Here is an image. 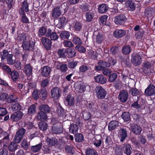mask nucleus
<instances>
[{
  "mask_svg": "<svg viewBox=\"0 0 155 155\" xmlns=\"http://www.w3.org/2000/svg\"><path fill=\"white\" fill-rule=\"evenodd\" d=\"M65 4L63 3L61 5H58L52 10V16L54 18H56L61 15L63 10L65 9Z\"/></svg>",
  "mask_w": 155,
  "mask_h": 155,
  "instance_id": "obj_1",
  "label": "nucleus"
},
{
  "mask_svg": "<svg viewBox=\"0 0 155 155\" xmlns=\"http://www.w3.org/2000/svg\"><path fill=\"white\" fill-rule=\"evenodd\" d=\"M95 91L97 98L100 99H104L107 94V91L101 86L96 87Z\"/></svg>",
  "mask_w": 155,
  "mask_h": 155,
  "instance_id": "obj_2",
  "label": "nucleus"
},
{
  "mask_svg": "<svg viewBox=\"0 0 155 155\" xmlns=\"http://www.w3.org/2000/svg\"><path fill=\"white\" fill-rule=\"evenodd\" d=\"M26 132L23 128H21L17 132L14 138V141L16 143H19L23 138Z\"/></svg>",
  "mask_w": 155,
  "mask_h": 155,
  "instance_id": "obj_3",
  "label": "nucleus"
},
{
  "mask_svg": "<svg viewBox=\"0 0 155 155\" xmlns=\"http://www.w3.org/2000/svg\"><path fill=\"white\" fill-rule=\"evenodd\" d=\"M127 20L125 15L120 14L116 16L114 19V22L117 25H122L124 24Z\"/></svg>",
  "mask_w": 155,
  "mask_h": 155,
  "instance_id": "obj_4",
  "label": "nucleus"
},
{
  "mask_svg": "<svg viewBox=\"0 0 155 155\" xmlns=\"http://www.w3.org/2000/svg\"><path fill=\"white\" fill-rule=\"evenodd\" d=\"M51 97L54 99H58L60 96L61 91L59 88L57 87H53L51 91Z\"/></svg>",
  "mask_w": 155,
  "mask_h": 155,
  "instance_id": "obj_5",
  "label": "nucleus"
},
{
  "mask_svg": "<svg viewBox=\"0 0 155 155\" xmlns=\"http://www.w3.org/2000/svg\"><path fill=\"white\" fill-rule=\"evenodd\" d=\"M141 58L140 55L137 54H133L132 55L131 61L134 66L140 65L141 62Z\"/></svg>",
  "mask_w": 155,
  "mask_h": 155,
  "instance_id": "obj_6",
  "label": "nucleus"
},
{
  "mask_svg": "<svg viewBox=\"0 0 155 155\" xmlns=\"http://www.w3.org/2000/svg\"><path fill=\"white\" fill-rule=\"evenodd\" d=\"M128 94L127 91L124 90L120 91L118 98L120 101L124 103L127 100Z\"/></svg>",
  "mask_w": 155,
  "mask_h": 155,
  "instance_id": "obj_7",
  "label": "nucleus"
},
{
  "mask_svg": "<svg viewBox=\"0 0 155 155\" xmlns=\"http://www.w3.org/2000/svg\"><path fill=\"white\" fill-rule=\"evenodd\" d=\"M146 95L151 96L155 94V86L153 84H149L144 91Z\"/></svg>",
  "mask_w": 155,
  "mask_h": 155,
  "instance_id": "obj_8",
  "label": "nucleus"
},
{
  "mask_svg": "<svg viewBox=\"0 0 155 155\" xmlns=\"http://www.w3.org/2000/svg\"><path fill=\"white\" fill-rule=\"evenodd\" d=\"M76 90L80 93L84 92L85 90L86 86L81 81H78L74 84Z\"/></svg>",
  "mask_w": 155,
  "mask_h": 155,
  "instance_id": "obj_9",
  "label": "nucleus"
},
{
  "mask_svg": "<svg viewBox=\"0 0 155 155\" xmlns=\"http://www.w3.org/2000/svg\"><path fill=\"white\" fill-rule=\"evenodd\" d=\"M35 42L33 41H29L28 40L23 42L22 47L25 50H29L34 47Z\"/></svg>",
  "mask_w": 155,
  "mask_h": 155,
  "instance_id": "obj_10",
  "label": "nucleus"
},
{
  "mask_svg": "<svg viewBox=\"0 0 155 155\" xmlns=\"http://www.w3.org/2000/svg\"><path fill=\"white\" fill-rule=\"evenodd\" d=\"M41 41L44 46L47 50H48L51 49L52 42L50 39L45 37H43Z\"/></svg>",
  "mask_w": 155,
  "mask_h": 155,
  "instance_id": "obj_11",
  "label": "nucleus"
},
{
  "mask_svg": "<svg viewBox=\"0 0 155 155\" xmlns=\"http://www.w3.org/2000/svg\"><path fill=\"white\" fill-rule=\"evenodd\" d=\"M118 137L120 142H122L127 137V131L124 128H121L119 131Z\"/></svg>",
  "mask_w": 155,
  "mask_h": 155,
  "instance_id": "obj_12",
  "label": "nucleus"
},
{
  "mask_svg": "<svg viewBox=\"0 0 155 155\" xmlns=\"http://www.w3.org/2000/svg\"><path fill=\"white\" fill-rule=\"evenodd\" d=\"M130 127L132 131L136 135L140 134L142 130L140 126L135 124H132Z\"/></svg>",
  "mask_w": 155,
  "mask_h": 155,
  "instance_id": "obj_13",
  "label": "nucleus"
},
{
  "mask_svg": "<svg viewBox=\"0 0 155 155\" xmlns=\"http://www.w3.org/2000/svg\"><path fill=\"white\" fill-rule=\"evenodd\" d=\"M23 115V114L21 112L18 111L13 113L10 119L14 121H18L22 118Z\"/></svg>",
  "mask_w": 155,
  "mask_h": 155,
  "instance_id": "obj_14",
  "label": "nucleus"
},
{
  "mask_svg": "<svg viewBox=\"0 0 155 155\" xmlns=\"http://www.w3.org/2000/svg\"><path fill=\"white\" fill-rule=\"evenodd\" d=\"M124 153L127 155H130L131 153L132 150L130 145L128 143H124L121 145Z\"/></svg>",
  "mask_w": 155,
  "mask_h": 155,
  "instance_id": "obj_15",
  "label": "nucleus"
},
{
  "mask_svg": "<svg viewBox=\"0 0 155 155\" xmlns=\"http://www.w3.org/2000/svg\"><path fill=\"white\" fill-rule=\"evenodd\" d=\"M51 69L49 66H45L41 69V74L44 77H46L49 76L51 72Z\"/></svg>",
  "mask_w": 155,
  "mask_h": 155,
  "instance_id": "obj_16",
  "label": "nucleus"
},
{
  "mask_svg": "<svg viewBox=\"0 0 155 155\" xmlns=\"http://www.w3.org/2000/svg\"><path fill=\"white\" fill-rule=\"evenodd\" d=\"M95 81L100 84H104L107 81L106 78L102 74H99L94 77Z\"/></svg>",
  "mask_w": 155,
  "mask_h": 155,
  "instance_id": "obj_17",
  "label": "nucleus"
},
{
  "mask_svg": "<svg viewBox=\"0 0 155 155\" xmlns=\"http://www.w3.org/2000/svg\"><path fill=\"white\" fill-rule=\"evenodd\" d=\"M62 128L60 124L59 125L55 124L52 127V132L54 134H58L62 133Z\"/></svg>",
  "mask_w": 155,
  "mask_h": 155,
  "instance_id": "obj_18",
  "label": "nucleus"
},
{
  "mask_svg": "<svg viewBox=\"0 0 155 155\" xmlns=\"http://www.w3.org/2000/svg\"><path fill=\"white\" fill-rule=\"evenodd\" d=\"M65 103L67 105L69 106H73L74 105V97L70 95L67 96L65 101Z\"/></svg>",
  "mask_w": 155,
  "mask_h": 155,
  "instance_id": "obj_19",
  "label": "nucleus"
},
{
  "mask_svg": "<svg viewBox=\"0 0 155 155\" xmlns=\"http://www.w3.org/2000/svg\"><path fill=\"white\" fill-rule=\"evenodd\" d=\"M32 69L31 65L28 64L24 66L23 71L27 76H29L32 74Z\"/></svg>",
  "mask_w": 155,
  "mask_h": 155,
  "instance_id": "obj_20",
  "label": "nucleus"
},
{
  "mask_svg": "<svg viewBox=\"0 0 155 155\" xmlns=\"http://www.w3.org/2000/svg\"><path fill=\"white\" fill-rule=\"evenodd\" d=\"M126 33V31L123 30H116L114 32V36L117 38H121Z\"/></svg>",
  "mask_w": 155,
  "mask_h": 155,
  "instance_id": "obj_21",
  "label": "nucleus"
},
{
  "mask_svg": "<svg viewBox=\"0 0 155 155\" xmlns=\"http://www.w3.org/2000/svg\"><path fill=\"white\" fill-rule=\"evenodd\" d=\"M126 4L129 10L132 11L135 10L136 8V5L133 0H127Z\"/></svg>",
  "mask_w": 155,
  "mask_h": 155,
  "instance_id": "obj_22",
  "label": "nucleus"
},
{
  "mask_svg": "<svg viewBox=\"0 0 155 155\" xmlns=\"http://www.w3.org/2000/svg\"><path fill=\"white\" fill-rule=\"evenodd\" d=\"M20 10L19 13L21 17V21L24 23H28L29 22V20L26 17L24 11L22 10L21 9Z\"/></svg>",
  "mask_w": 155,
  "mask_h": 155,
  "instance_id": "obj_23",
  "label": "nucleus"
},
{
  "mask_svg": "<svg viewBox=\"0 0 155 155\" xmlns=\"http://www.w3.org/2000/svg\"><path fill=\"white\" fill-rule=\"evenodd\" d=\"M38 120L40 121H45L47 119V114L43 112L39 111L37 116Z\"/></svg>",
  "mask_w": 155,
  "mask_h": 155,
  "instance_id": "obj_24",
  "label": "nucleus"
},
{
  "mask_svg": "<svg viewBox=\"0 0 155 155\" xmlns=\"http://www.w3.org/2000/svg\"><path fill=\"white\" fill-rule=\"evenodd\" d=\"M12 81L14 82H16L19 79V75L18 72L15 70L12 71V72L9 74Z\"/></svg>",
  "mask_w": 155,
  "mask_h": 155,
  "instance_id": "obj_25",
  "label": "nucleus"
},
{
  "mask_svg": "<svg viewBox=\"0 0 155 155\" xmlns=\"http://www.w3.org/2000/svg\"><path fill=\"white\" fill-rule=\"evenodd\" d=\"M93 37L94 40H95V42L97 44L101 43L103 40V34L101 33H98L96 35H94Z\"/></svg>",
  "mask_w": 155,
  "mask_h": 155,
  "instance_id": "obj_26",
  "label": "nucleus"
},
{
  "mask_svg": "<svg viewBox=\"0 0 155 155\" xmlns=\"http://www.w3.org/2000/svg\"><path fill=\"white\" fill-rule=\"evenodd\" d=\"M109 9L108 5L105 4H102L100 5L98 8L99 12L101 13H104L106 12Z\"/></svg>",
  "mask_w": 155,
  "mask_h": 155,
  "instance_id": "obj_27",
  "label": "nucleus"
},
{
  "mask_svg": "<svg viewBox=\"0 0 155 155\" xmlns=\"http://www.w3.org/2000/svg\"><path fill=\"white\" fill-rule=\"evenodd\" d=\"M39 110L40 111L45 113H49L51 111V108L46 104H41L39 106Z\"/></svg>",
  "mask_w": 155,
  "mask_h": 155,
  "instance_id": "obj_28",
  "label": "nucleus"
},
{
  "mask_svg": "<svg viewBox=\"0 0 155 155\" xmlns=\"http://www.w3.org/2000/svg\"><path fill=\"white\" fill-rule=\"evenodd\" d=\"M119 122L118 121L113 120L111 121L109 124L108 130L111 131L115 129L118 126Z\"/></svg>",
  "mask_w": 155,
  "mask_h": 155,
  "instance_id": "obj_29",
  "label": "nucleus"
},
{
  "mask_svg": "<svg viewBox=\"0 0 155 155\" xmlns=\"http://www.w3.org/2000/svg\"><path fill=\"white\" fill-rule=\"evenodd\" d=\"M154 10L152 8H148L145 10V15L148 18L152 17L154 14Z\"/></svg>",
  "mask_w": 155,
  "mask_h": 155,
  "instance_id": "obj_30",
  "label": "nucleus"
},
{
  "mask_svg": "<svg viewBox=\"0 0 155 155\" xmlns=\"http://www.w3.org/2000/svg\"><path fill=\"white\" fill-rule=\"evenodd\" d=\"M17 143L14 142H12L8 147V150L10 151L15 152L18 148V145Z\"/></svg>",
  "mask_w": 155,
  "mask_h": 155,
  "instance_id": "obj_31",
  "label": "nucleus"
},
{
  "mask_svg": "<svg viewBox=\"0 0 155 155\" xmlns=\"http://www.w3.org/2000/svg\"><path fill=\"white\" fill-rule=\"evenodd\" d=\"M64 150L66 152L70 154H73L75 152L74 147L71 145H66Z\"/></svg>",
  "mask_w": 155,
  "mask_h": 155,
  "instance_id": "obj_32",
  "label": "nucleus"
},
{
  "mask_svg": "<svg viewBox=\"0 0 155 155\" xmlns=\"http://www.w3.org/2000/svg\"><path fill=\"white\" fill-rule=\"evenodd\" d=\"M67 54L68 58H71L74 57L76 55V50L73 48H69L68 50Z\"/></svg>",
  "mask_w": 155,
  "mask_h": 155,
  "instance_id": "obj_33",
  "label": "nucleus"
},
{
  "mask_svg": "<svg viewBox=\"0 0 155 155\" xmlns=\"http://www.w3.org/2000/svg\"><path fill=\"white\" fill-rule=\"evenodd\" d=\"M69 129L70 132L74 134L77 132L78 126L76 124H71L70 125Z\"/></svg>",
  "mask_w": 155,
  "mask_h": 155,
  "instance_id": "obj_34",
  "label": "nucleus"
},
{
  "mask_svg": "<svg viewBox=\"0 0 155 155\" xmlns=\"http://www.w3.org/2000/svg\"><path fill=\"white\" fill-rule=\"evenodd\" d=\"M122 147L121 145H116L115 147L116 155H123Z\"/></svg>",
  "mask_w": 155,
  "mask_h": 155,
  "instance_id": "obj_35",
  "label": "nucleus"
},
{
  "mask_svg": "<svg viewBox=\"0 0 155 155\" xmlns=\"http://www.w3.org/2000/svg\"><path fill=\"white\" fill-rule=\"evenodd\" d=\"M21 147L24 150H28L29 147V144L28 143L27 140L24 139L21 143Z\"/></svg>",
  "mask_w": 155,
  "mask_h": 155,
  "instance_id": "obj_36",
  "label": "nucleus"
},
{
  "mask_svg": "<svg viewBox=\"0 0 155 155\" xmlns=\"http://www.w3.org/2000/svg\"><path fill=\"white\" fill-rule=\"evenodd\" d=\"M21 9L22 10H24L26 12L29 11L28 4L27 1L25 0L22 2L21 7L19 9V12H20Z\"/></svg>",
  "mask_w": 155,
  "mask_h": 155,
  "instance_id": "obj_37",
  "label": "nucleus"
},
{
  "mask_svg": "<svg viewBox=\"0 0 155 155\" xmlns=\"http://www.w3.org/2000/svg\"><path fill=\"white\" fill-rule=\"evenodd\" d=\"M70 36L69 32L65 31H62L61 33L60 37L62 39H68Z\"/></svg>",
  "mask_w": 155,
  "mask_h": 155,
  "instance_id": "obj_38",
  "label": "nucleus"
},
{
  "mask_svg": "<svg viewBox=\"0 0 155 155\" xmlns=\"http://www.w3.org/2000/svg\"><path fill=\"white\" fill-rule=\"evenodd\" d=\"M18 98L17 97H15L12 94H11L7 98V102L8 103H16L17 102Z\"/></svg>",
  "mask_w": 155,
  "mask_h": 155,
  "instance_id": "obj_39",
  "label": "nucleus"
},
{
  "mask_svg": "<svg viewBox=\"0 0 155 155\" xmlns=\"http://www.w3.org/2000/svg\"><path fill=\"white\" fill-rule=\"evenodd\" d=\"M131 51V48L129 45L124 46L122 49V53L125 55H127L129 54Z\"/></svg>",
  "mask_w": 155,
  "mask_h": 155,
  "instance_id": "obj_40",
  "label": "nucleus"
},
{
  "mask_svg": "<svg viewBox=\"0 0 155 155\" xmlns=\"http://www.w3.org/2000/svg\"><path fill=\"white\" fill-rule=\"evenodd\" d=\"M42 147V144L41 143L35 146L31 147V150L33 152L36 153Z\"/></svg>",
  "mask_w": 155,
  "mask_h": 155,
  "instance_id": "obj_41",
  "label": "nucleus"
},
{
  "mask_svg": "<svg viewBox=\"0 0 155 155\" xmlns=\"http://www.w3.org/2000/svg\"><path fill=\"white\" fill-rule=\"evenodd\" d=\"M26 38L27 36L24 33H22V34H19L18 35L17 39L18 41H22V42H23L27 40L26 39Z\"/></svg>",
  "mask_w": 155,
  "mask_h": 155,
  "instance_id": "obj_42",
  "label": "nucleus"
},
{
  "mask_svg": "<svg viewBox=\"0 0 155 155\" xmlns=\"http://www.w3.org/2000/svg\"><path fill=\"white\" fill-rule=\"evenodd\" d=\"M40 94L42 100L44 101L46 99L47 92L45 89H42L40 90Z\"/></svg>",
  "mask_w": 155,
  "mask_h": 155,
  "instance_id": "obj_43",
  "label": "nucleus"
},
{
  "mask_svg": "<svg viewBox=\"0 0 155 155\" xmlns=\"http://www.w3.org/2000/svg\"><path fill=\"white\" fill-rule=\"evenodd\" d=\"M13 55L10 54L7 58V63L11 65H13L15 63V58H13Z\"/></svg>",
  "mask_w": 155,
  "mask_h": 155,
  "instance_id": "obj_44",
  "label": "nucleus"
},
{
  "mask_svg": "<svg viewBox=\"0 0 155 155\" xmlns=\"http://www.w3.org/2000/svg\"><path fill=\"white\" fill-rule=\"evenodd\" d=\"M10 54H8V51L6 50H4L1 53L0 56L1 58L2 61H4V60L7 58Z\"/></svg>",
  "mask_w": 155,
  "mask_h": 155,
  "instance_id": "obj_45",
  "label": "nucleus"
},
{
  "mask_svg": "<svg viewBox=\"0 0 155 155\" xmlns=\"http://www.w3.org/2000/svg\"><path fill=\"white\" fill-rule=\"evenodd\" d=\"M67 22V20L65 17L62 16L60 17L59 19V24L57 25L58 27L59 25H61L60 28L62 27Z\"/></svg>",
  "mask_w": 155,
  "mask_h": 155,
  "instance_id": "obj_46",
  "label": "nucleus"
},
{
  "mask_svg": "<svg viewBox=\"0 0 155 155\" xmlns=\"http://www.w3.org/2000/svg\"><path fill=\"white\" fill-rule=\"evenodd\" d=\"M98 65H100L102 67V69L105 68L106 67H109L110 66V63L105 61H100L98 62Z\"/></svg>",
  "mask_w": 155,
  "mask_h": 155,
  "instance_id": "obj_47",
  "label": "nucleus"
},
{
  "mask_svg": "<svg viewBox=\"0 0 155 155\" xmlns=\"http://www.w3.org/2000/svg\"><path fill=\"white\" fill-rule=\"evenodd\" d=\"M94 16V14L92 12H87L85 14L86 21L89 22L91 21Z\"/></svg>",
  "mask_w": 155,
  "mask_h": 155,
  "instance_id": "obj_48",
  "label": "nucleus"
},
{
  "mask_svg": "<svg viewBox=\"0 0 155 155\" xmlns=\"http://www.w3.org/2000/svg\"><path fill=\"white\" fill-rule=\"evenodd\" d=\"M48 144L50 146L54 145L57 142V140L54 138L50 139L47 138L46 140Z\"/></svg>",
  "mask_w": 155,
  "mask_h": 155,
  "instance_id": "obj_49",
  "label": "nucleus"
},
{
  "mask_svg": "<svg viewBox=\"0 0 155 155\" xmlns=\"http://www.w3.org/2000/svg\"><path fill=\"white\" fill-rule=\"evenodd\" d=\"M72 41L75 45H81L82 43L81 38L77 36L74 37L72 39Z\"/></svg>",
  "mask_w": 155,
  "mask_h": 155,
  "instance_id": "obj_50",
  "label": "nucleus"
},
{
  "mask_svg": "<svg viewBox=\"0 0 155 155\" xmlns=\"http://www.w3.org/2000/svg\"><path fill=\"white\" fill-rule=\"evenodd\" d=\"M122 118L125 121H128L130 119V116L129 113L124 112L122 114L121 116Z\"/></svg>",
  "mask_w": 155,
  "mask_h": 155,
  "instance_id": "obj_51",
  "label": "nucleus"
},
{
  "mask_svg": "<svg viewBox=\"0 0 155 155\" xmlns=\"http://www.w3.org/2000/svg\"><path fill=\"white\" fill-rule=\"evenodd\" d=\"M39 127L40 129L41 130L45 131L47 130L48 125L46 122H41L39 124Z\"/></svg>",
  "mask_w": 155,
  "mask_h": 155,
  "instance_id": "obj_52",
  "label": "nucleus"
},
{
  "mask_svg": "<svg viewBox=\"0 0 155 155\" xmlns=\"http://www.w3.org/2000/svg\"><path fill=\"white\" fill-rule=\"evenodd\" d=\"M86 155H98L97 152L95 150L89 149H87L86 151Z\"/></svg>",
  "mask_w": 155,
  "mask_h": 155,
  "instance_id": "obj_53",
  "label": "nucleus"
},
{
  "mask_svg": "<svg viewBox=\"0 0 155 155\" xmlns=\"http://www.w3.org/2000/svg\"><path fill=\"white\" fill-rule=\"evenodd\" d=\"M74 29L76 31H80L82 28V25L79 22H76L73 25Z\"/></svg>",
  "mask_w": 155,
  "mask_h": 155,
  "instance_id": "obj_54",
  "label": "nucleus"
},
{
  "mask_svg": "<svg viewBox=\"0 0 155 155\" xmlns=\"http://www.w3.org/2000/svg\"><path fill=\"white\" fill-rule=\"evenodd\" d=\"M66 50L65 49H59L58 51V56L60 58H64L65 56V53Z\"/></svg>",
  "mask_w": 155,
  "mask_h": 155,
  "instance_id": "obj_55",
  "label": "nucleus"
},
{
  "mask_svg": "<svg viewBox=\"0 0 155 155\" xmlns=\"http://www.w3.org/2000/svg\"><path fill=\"white\" fill-rule=\"evenodd\" d=\"M75 138L76 142H81L84 140L83 135L80 133L76 134L75 135Z\"/></svg>",
  "mask_w": 155,
  "mask_h": 155,
  "instance_id": "obj_56",
  "label": "nucleus"
},
{
  "mask_svg": "<svg viewBox=\"0 0 155 155\" xmlns=\"http://www.w3.org/2000/svg\"><path fill=\"white\" fill-rule=\"evenodd\" d=\"M36 112V107L35 106L32 105L30 106L28 108V113L30 114H33Z\"/></svg>",
  "mask_w": 155,
  "mask_h": 155,
  "instance_id": "obj_57",
  "label": "nucleus"
},
{
  "mask_svg": "<svg viewBox=\"0 0 155 155\" xmlns=\"http://www.w3.org/2000/svg\"><path fill=\"white\" fill-rule=\"evenodd\" d=\"M63 43L64 46L65 47L71 48V47H73L74 46V44L69 41L65 40Z\"/></svg>",
  "mask_w": 155,
  "mask_h": 155,
  "instance_id": "obj_58",
  "label": "nucleus"
},
{
  "mask_svg": "<svg viewBox=\"0 0 155 155\" xmlns=\"http://www.w3.org/2000/svg\"><path fill=\"white\" fill-rule=\"evenodd\" d=\"M57 112L58 115L59 116H63L64 114V111L63 109L61 107L60 105L59 104H58Z\"/></svg>",
  "mask_w": 155,
  "mask_h": 155,
  "instance_id": "obj_59",
  "label": "nucleus"
},
{
  "mask_svg": "<svg viewBox=\"0 0 155 155\" xmlns=\"http://www.w3.org/2000/svg\"><path fill=\"white\" fill-rule=\"evenodd\" d=\"M89 69V66L85 64L82 65L79 67V72L81 73H84L86 71Z\"/></svg>",
  "mask_w": 155,
  "mask_h": 155,
  "instance_id": "obj_60",
  "label": "nucleus"
},
{
  "mask_svg": "<svg viewBox=\"0 0 155 155\" xmlns=\"http://www.w3.org/2000/svg\"><path fill=\"white\" fill-rule=\"evenodd\" d=\"M46 28L44 27H41L39 30L38 32V35L39 36H42L46 34L47 32Z\"/></svg>",
  "mask_w": 155,
  "mask_h": 155,
  "instance_id": "obj_61",
  "label": "nucleus"
},
{
  "mask_svg": "<svg viewBox=\"0 0 155 155\" xmlns=\"http://www.w3.org/2000/svg\"><path fill=\"white\" fill-rule=\"evenodd\" d=\"M117 76V74L116 73H113L109 76L108 81L109 82H113L115 81Z\"/></svg>",
  "mask_w": 155,
  "mask_h": 155,
  "instance_id": "obj_62",
  "label": "nucleus"
},
{
  "mask_svg": "<svg viewBox=\"0 0 155 155\" xmlns=\"http://www.w3.org/2000/svg\"><path fill=\"white\" fill-rule=\"evenodd\" d=\"M119 52V48L117 47H113L110 49V53L112 55H115Z\"/></svg>",
  "mask_w": 155,
  "mask_h": 155,
  "instance_id": "obj_63",
  "label": "nucleus"
},
{
  "mask_svg": "<svg viewBox=\"0 0 155 155\" xmlns=\"http://www.w3.org/2000/svg\"><path fill=\"white\" fill-rule=\"evenodd\" d=\"M129 92L133 96H137L140 94L138 90L136 88H132L129 90Z\"/></svg>",
  "mask_w": 155,
  "mask_h": 155,
  "instance_id": "obj_64",
  "label": "nucleus"
}]
</instances>
